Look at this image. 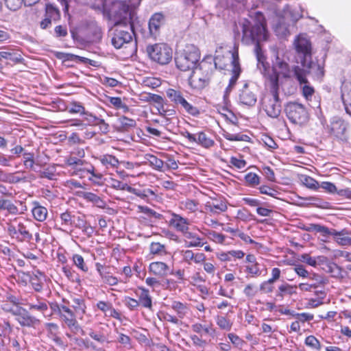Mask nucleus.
Listing matches in <instances>:
<instances>
[{
	"instance_id": "nucleus-48",
	"label": "nucleus",
	"mask_w": 351,
	"mask_h": 351,
	"mask_svg": "<svg viewBox=\"0 0 351 351\" xmlns=\"http://www.w3.org/2000/svg\"><path fill=\"white\" fill-rule=\"evenodd\" d=\"M60 12L52 5H46V13L45 16L48 17L52 21H58L60 18Z\"/></svg>"
},
{
	"instance_id": "nucleus-52",
	"label": "nucleus",
	"mask_w": 351,
	"mask_h": 351,
	"mask_svg": "<svg viewBox=\"0 0 351 351\" xmlns=\"http://www.w3.org/2000/svg\"><path fill=\"white\" fill-rule=\"evenodd\" d=\"M86 171L91 175V176L88 178L90 181L94 184H100L101 180L103 177L101 173H95V168L93 166H90V168L86 169Z\"/></svg>"
},
{
	"instance_id": "nucleus-4",
	"label": "nucleus",
	"mask_w": 351,
	"mask_h": 351,
	"mask_svg": "<svg viewBox=\"0 0 351 351\" xmlns=\"http://www.w3.org/2000/svg\"><path fill=\"white\" fill-rule=\"evenodd\" d=\"M263 108L267 114L271 118H277L281 112V104L278 93V77L273 82L271 92L262 99Z\"/></svg>"
},
{
	"instance_id": "nucleus-37",
	"label": "nucleus",
	"mask_w": 351,
	"mask_h": 351,
	"mask_svg": "<svg viewBox=\"0 0 351 351\" xmlns=\"http://www.w3.org/2000/svg\"><path fill=\"white\" fill-rule=\"evenodd\" d=\"M295 287H293L287 283L282 284L279 286L276 292V298H282L285 295H291L295 291H294Z\"/></svg>"
},
{
	"instance_id": "nucleus-38",
	"label": "nucleus",
	"mask_w": 351,
	"mask_h": 351,
	"mask_svg": "<svg viewBox=\"0 0 351 351\" xmlns=\"http://www.w3.org/2000/svg\"><path fill=\"white\" fill-rule=\"evenodd\" d=\"M304 343L313 351H320L322 345L319 341L313 335H309L306 337Z\"/></svg>"
},
{
	"instance_id": "nucleus-58",
	"label": "nucleus",
	"mask_w": 351,
	"mask_h": 351,
	"mask_svg": "<svg viewBox=\"0 0 351 351\" xmlns=\"http://www.w3.org/2000/svg\"><path fill=\"white\" fill-rule=\"evenodd\" d=\"M245 0H219L221 7L226 8H234L237 7V3L244 5Z\"/></svg>"
},
{
	"instance_id": "nucleus-2",
	"label": "nucleus",
	"mask_w": 351,
	"mask_h": 351,
	"mask_svg": "<svg viewBox=\"0 0 351 351\" xmlns=\"http://www.w3.org/2000/svg\"><path fill=\"white\" fill-rule=\"evenodd\" d=\"M302 16L300 8H292L289 5L286 6L274 24V28L277 36L283 38L289 35L291 28L294 27L295 23Z\"/></svg>"
},
{
	"instance_id": "nucleus-12",
	"label": "nucleus",
	"mask_w": 351,
	"mask_h": 351,
	"mask_svg": "<svg viewBox=\"0 0 351 351\" xmlns=\"http://www.w3.org/2000/svg\"><path fill=\"white\" fill-rule=\"evenodd\" d=\"M7 311L16 316V320L21 326L34 327L38 322V319L32 316L27 311L21 307L14 306L12 308L7 309Z\"/></svg>"
},
{
	"instance_id": "nucleus-13",
	"label": "nucleus",
	"mask_w": 351,
	"mask_h": 351,
	"mask_svg": "<svg viewBox=\"0 0 351 351\" xmlns=\"http://www.w3.org/2000/svg\"><path fill=\"white\" fill-rule=\"evenodd\" d=\"M300 69H304L306 71V75L311 74L315 79H320L324 75V63L318 60H312L311 58L301 60Z\"/></svg>"
},
{
	"instance_id": "nucleus-24",
	"label": "nucleus",
	"mask_w": 351,
	"mask_h": 351,
	"mask_svg": "<svg viewBox=\"0 0 351 351\" xmlns=\"http://www.w3.org/2000/svg\"><path fill=\"white\" fill-rule=\"evenodd\" d=\"M183 235L187 247H201L204 245L202 239L195 232H189L188 230Z\"/></svg>"
},
{
	"instance_id": "nucleus-26",
	"label": "nucleus",
	"mask_w": 351,
	"mask_h": 351,
	"mask_svg": "<svg viewBox=\"0 0 351 351\" xmlns=\"http://www.w3.org/2000/svg\"><path fill=\"white\" fill-rule=\"evenodd\" d=\"M32 204V213L34 218L38 221H44L47 216V209L36 202H34Z\"/></svg>"
},
{
	"instance_id": "nucleus-41",
	"label": "nucleus",
	"mask_w": 351,
	"mask_h": 351,
	"mask_svg": "<svg viewBox=\"0 0 351 351\" xmlns=\"http://www.w3.org/2000/svg\"><path fill=\"white\" fill-rule=\"evenodd\" d=\"M0 58L9 60L13 62H19L21 60V56L19 53L14 51H0Z\"/></svg>"
},
{
	"instance_id": "nucleus-8",
	"label": "nucleus",
	"mask_w": 351,
	"mask_h": 351,
	"mask_svg": "<svg viewBox=\"0 0 351 351\" xmlns=\"http://www.w3.org/2000/svg\"><path fill=\"white\" fill-rule=\"evenodd\" d=\"M60 318L68 326L71 332L78 334L80 332H83V330L78 324L76 316L73 311L65 305L56 306Z\"/></svg>"
},
{
	"instance_id": "nucleus-34",
	"label": "nucleus",
	"mask_w": 351,
	"mask_h": 351,
	"mask_svg": "<svg viewBox=\"0 0 351 351\" xmlns=\"http://www.w3.org/2000/svg\"><path fill=\"white\" fill-rule=\"evenodd\" d=\"M72 307L74 308L76 315H79L80 319H82V315L86 312V306L85 301L82 298H76L73 300Z\"/></svg>"
},
{
	"instance_id": "nucleus-17",
	"label": "nucleus",
	"mask_w": 351,
	"mask_h": 351,
	"mask_svg": "<svg viewBox=\"0 0 351 351\" xmlns=\"http://www.w3.org/2000/svg\"><path fill=\"white\" fill-rule=\"evenodd\" d=\"M164 24V16L161 13H155L149 20L148 27L150 36L156 38L160 32V27Z\"/></svg>"
},
{
	"instance_id": "nucleus-3",
	"label": "nucleus",
	"mask_w": 351,
	"mask_h": 351,
	"mask_svg": "<svg viewBox=\"0 0 351 351\" xmlns=\"http://www.w3.org/2000/svg\"><path fill=\"white\" fill-rule=\"evenodd\" d=\"M200 58L198 49L193 45H189L176 53L175 62L178 69L182 71L194 69Z\"/></svg>"
},
{
	"instance_id": "nucleus-54",
	"label": "nucleus",
	"mask_w": 351,
	"mask_h": 351,
	"mask_svg": "<svg viewBox=\"0 0 351 351\" xmlns=\"http://www.w3.org/2000/svg\"><path fill=\"white\" fill-rule=\"evenodd\" d=\"M119 121L121 127L124 130H128L129 128H134L136 124L135 120H134L132 119L128 118L124 116L119 118Z\"/></svg>"
},
{
	"instance_id": "nucleus-22",
	"label": "nucleus",
	"mask_w": 351,
	"mask_h": 351,
	"mask_svg": "<svg viewBox=\"0 0 351 351\" xmlns=\"http://www.w3.org/2000/svg\"><path fill=\"white\" fill-rule=\"evenodd\" d=\"M108 328V324H104V326H101L99 331H95L93 330H90L89 331L88 335L90 338L94 339L95 341L99 342L101 344L107 343H109L110 341L108 338V335L107 333V328Z\"/></svg>"
},
{
	"instance_id": "nucleus-49",
	"label": "nucleus",
	"mask_w": 351,
	"mask_h": 351,
	"mask_svg": "<svg viewBox=\"0 0 351 351\" xmlns=\"http://www.w3.org/2000/svg\"><path fill=\"white\" fill-rule=\"evenodd\" d=\"M150 253L154 255H163L166 254L165 246L158 242H153L149 246Z\"/></svg>"
},
{
	"instance_id": "nucleus-16",
	"label": "nucleus",
	"mask_w": 351,
	"mask_h": 351,
	"mask_svg": "<svg viewBox=\"0 0 351 351\" xmlns=\"http://www.w3.org/2000/svg\"><path fill=\"white\" fill-rule=\"evenodd\" d=\"M295 47L297 53L300 55L301 60L311 58V47L309 40L304 36H299L295 40Z\"/></svg>"
},
{
	"instance_id": "nucleus-36",
	"label": "nucleus",
	"mask_w": 351,
	"mask_h": 351,
	"mask_svg": "<svg viewBox=\"0 0 351 351\" xmlns=\"http://www.w3.org/2000/svg\"><path fill=\"white\" fill-rule=\"evenodd\" d=\"M223 136L230 141H249L250 137L247 135L243 134H232L227 131H223Z\"/></svg>"
},
{
	"instance_id": "nucleus-46",
	"label": "nucleus",
	"mask_w": 351,
	"mask_h": 351,
	"mask_svg": "<svg viewBox=\"0 0 351 351\" xmlns=\"http://www.w3.org/2000/svg\"><path fill=\"white\" fill-rule=\"evenodd\" d=\"M129 193H133L143 199L147 198L150 195H154L153 191L149 189L141 190L138 189L133 188L132 186H130Z\"/></svg>"
},
{
	"instance_id": "nucleus-50",
	"label": "nucleus",
	"mask_w": 351,
	"mask_h": 351,
	"mask_svg": "<svg viewBox=\"0 0 351 351\" xmlns=\"http://www.w3.org/2000/svg\"><path fill=\"white\" fill-rule=\"evenodd\" d=\"M207 237L210 241L216 243H223L226 239L223 234L213 230L208 232Z\"/></svg>"
},
{
	"instance_id": "nucleus-61",
	"label": "nucleus",
	"mask_w": 351,
	"mask_h": 351,
	"mask_svg": "<svg viewBox=\"0 0 351 351\" xmlns=\"http://www.w3.org/2000/svg\"><path fill=\"white\" fill-rule=\"evenodd\" d=\"M246 271L252 276H259L261 274V271L258 263L246 266Z\"/></svg>"
},
{
	"instance_id": "nucleus-6",
	"label": "nucleus",
	"mask_w": 351,
	"mask_h": 351,
	"mask_svg": "<svg viewBox=\"0 0 351 351\" xmlns=\"http://www.w3.org/2000/svg\"><path fill=\"white\" fill-rule=\"evenodd\" d=\"M147 51L152 60L160 64H168L172 59V49L166 44L147 46Z\"/></svg>"
},
{
	"instance_id": "nucleus-20",
	"label": "nucleus",
	"mask_w": 351,
	"mask_h": 351,
	"mask_svg": "<svg viewBox=\"0 0 351 351\" xmlns=\"http://www.w3.org/2000/svg\"><path fill=\"white\" fill-rule=\"evenodd\" d=\"M149 269L151 273L158 277H165L170 271V267L163 262H153L149 264Z\"/></svg>"
},
{
	"instance_id": "nucleus-53",
	"label": "nucleus",
	"mask_w": 351,
	"mask_h": 351,
	"mask_svg": "<svg viewBox=\"0 0 351 351\" xmlns=\"http://www.w3.org/2000/svg\"><path fill=\"white\" fill-rule=\"evenodd\" d=\"M66 163L70 166L76 165V175H80V172L85 170L81 167H78L79 166H82L84 161L77 158L71 157L67 160Z\"/></svg>"
},
{
	"instance_id": "nucleus-30",
	"label": "nucleus",
	"mask_w": 351,
	"mask_h": 351,
	"mask_svg": "<svg viewBox=\"0 0 351 351\" xmlns=\"http://www.w3.org/2000/svg\"><path fill=\"white\" fill-rule=\"evenodd\" d=\"M195 141L194 143H197L202 147L208 149L215 145V141L207 136L205 132H199L196 133Z\"/></svg>"
},
{
	"instance_id": "nucleus-45",
	"label": "nucleus",
	"mask_w": 351,
	"mask_h": 351,
	"mask_svg": "<svg viewBox=\"0 0 351 351\" xmlns=\"http://www.w3.org/2000/svg\"><path fill=\"white\" fill-rule=\"evenodd\" d=\"M68 112L71 114H80L84 115L86 113V110L82 104L77 101H73L67 107Z\"/></svg>"
},
{
	"instance_id": "nucleus-33",
	"label": "nucleus",
	"mask_w": 351,
	"mask_h": 351,
	"mask_svg": "<svg viewBox=\"0 0 351 351\" xmlns=\"http://www.w3.org/2000/svg\"><path fill=\"white\" fill-rule=\"evenodd\" d=\"M82 197L88 202L93 203L96 206L100 208H105L106 202L98 195L90 192H84Z\"/></svg>"
},
{
	"instance_id": "nucleus-47",
	"label": "nucleus",
	"mask_w": 351,
	"mask_h": 351,
	"mask_svg": "<svg viewBox=\"0 0 351 351\" xmlns=\"http://www.w3.org/2000/svg\"><path fill=\"white\" fill-rule=\"evenodd\" d=\"M301 181L302 184L306 186L307 188L313 190H317L319 187V182L315 180L314 178L308 176H302Z\"/></svg>"
},
{
	"instance_id": "nucleus-15",
	"label": "nucleus",
	"mask_w": 351,
	"mask_h": 351,
	"mask_svg": "<svg viewBox=\"0 0 351 351\" xmlns=\"http://www.w3.org/2000/svg\"><path fill=\"white\" fill-rule=\"evenodd\" d=\"M18 275L22 279V281L25 283L28 280L34 291L37 292L42 291L43 282L40 277H44V275L40 271H37L36 274L33 273L32 274L21 271L18 273Z\"/></svg>"
},
{
	"instance_id": "nucleus-31",
	"label": "nucleus",
	"mask_w": 351,
	"mask_h": 351,
	"mask_svg": "<svg viewBox=\"0 0 351 351\" xmlns=\"http://www.w3.org/2000/svg\"><path fill=\"white\" fill-rule=\"evenodd\" d=\"M192 330L197 334L202 335V333L213 336L215 330L213 328L212 324L209 325H203L200 323H195L191 325Z\"/></svg>"
},
{
	"instance_id": "nucleus-27",
	"label": "nucleus",
	"mask_w": 351,
	"mask_h": 351,
	"mask_svg": "<svg viewBox=\"0 0 351 351\" xmlns=\"http://www.w3.org/2000/svg\"><path fill=\"white\" fill-rule=\"evenodd\" d=\"M170 307L176 312L180 319H183L189 313L187 304L180 301H172Z\"/></svg>"
},
{
	"instance_id": "nucleus-25",
	"label": "nucleus",
	"mask_w": 351,
	"mask_h": 351,
	"mask_svg": "<svg viewBox=\"0 0 351 351\" xmlns=\"http://www.w3.org/2000/svg\"><path fill=\"white\" fill-rule=\"evenodd\" d=\"M228 207L226 204L223 201H217L216 202H207L205 205V209L207 213L217 215L225 212Z\"/></svg>"
},
{
	"instance_id": "nucleus-40",
	"label": "nucleus",
	"mask_w": 351,
	"mask_h": 351,
	"mask_svg": "<svg viewBox=\"0 0 351 351\" xmlns=\"http://www.w3.org/2000/svg\"><path fill=\"white\" fill-rule=\"evenodd\" d=\"M27 305L31 311H36L45 313L48 310L47 304L45 302L38 300L37 302H28Z\"/></svg>"
},
{
	"instance_id": "nucleus-1",
	"label": "nucleus",
	"mask_w": 351,
	"mask_h": 351,
	"mask_svg": "<svg viewBox=\"0 0 351 351\" xmlns=\"http://www.w3.org/2000/svg\"><path fill=\"white\" fill-rule=\"evenodd\" d=\"M234 32L236 38L241 36V41L245 45L255 44L254 52L258 66L261 65L265 69V56L259 43L266 40L268 32L266 28L265 19L263 14L256 12L250 19L243 18L234 24Z\"/></svg>"
},
{
	"instance_id": "nucleus-59",
	"label": "nucleus",
	"mask_w": 351,
	"mask_h": 351,
	"mask_svg": "<svg viewBox=\"0 0 351 351\" xmlns=\"http://www.w3.org/2000/svg\"><path fill=\"white\" fill-rule=\"evenodd\" d=\"M75 265L83 271H88V267L84 263V258L81 255L75 254L73 257Z\"/></svg>"
},
{
	"instance_id": "nucleus-42",
	"label": "nucleus",
	"mask_w": 351,
	"mask_h": 351,
	"mask_svg": "<svg viewBox=\"0 0 351 351\" xmlns=\"http://www.w3.org/2000/svg\"><path fill=\"white\" fill-rule=\"evenodd\" d=\"M147 160L149 165L154 169L161 171L164 166V162L154 155H148Z\"/></svg>"
},
{
	"instance_id": "nucleus-63",
	"label": "nucleus",
	"mask_w": 351,
	"mask_h": 351,
	"mask_svg": "<svg viewBox=\"0 0 351 351\" xmlns=\"http://www.w3.org/2000/svg\"><path fill=\"white\" fill-rule=\"evenodd\" d=\"M261 141L269 149H275L278 147L274 139L267 135H263Z\"/></svg>"
},
{
	"instance_id": "nucleus-7",
	"label": "nucleus",
	"mask_w": 351,
	"mask_h": 351,
	"mask_svg": "<svg viewBox=\"0 0 351 351\" xmlns=\"http://www.w3.org/2000/svg\"><path fill=\"white\" fill-rule=\"evenodd\" d=\"M289 120L295 124L303 125L308 120V113L305 106L298 102H289L285 107Z\"/></svg>"
},
{
	"instance_id": "nucleus-29",
	"label": "nucleus",
	"mask_w": 351,
	"mask_h": 351,
	"mask_svg": "<svg viewBox=\"0 0 351 351\" xmlns=\"http://www.w3.org/2000/svg\"><path fill=\"white\" fill-rule=\"evenodd\" d=\"M0 210H7L10 215H16L22 213L19 211L18 207L13 202L7 199H0Z\"/></svg>"
},
{
	"instance_id": "nucleus-9",
	"label": "nucleus",
	"mask_w": 351,
	"mask_h": 351,
	"mask_svg": "<svg viewBox=\"0 0 351 351\" xmlns=\"http://www.w3.org/2000/svg\"><path fill=\"white\" fill-rule=\"evenodd\" d=\"M134 34V27H132L131 25L117 28L112 37V44L116 49L123 47L132 41Z\"/></svg>"
},
{
	"instance_id": "nucleus-5",
	"label": "nucleus",
	"mask_w": 351,
	"mask_h": 351,
	"mask_svg": "<svg viewBox=\"0 0 351 351\" xmlns=\"http://www.w3.org/2000/svg\"><path fill=\"white\" fill-rule=\"evenodd\" d=\"M289 57L288 52L283 50H278L276 52V58L273 62V69L278 75H282L285 78H295V70L300 66H294L291 69L289 67Z\"/></svg>"
},
{
	"instance_id": "nucleus-10",
	"label": "nucleus",
	"mask_w": 351,
	"mask_h": 351,
	"mask_svg": "<svg viewBox=\"0 0 351 351\" xmlns=\"http://www.w3.org/2000/svg\"><path fill=\"white\" fill-rule=\"evenodd\" d=\"M189 78V83L191 88L197 90L204 88L210 81V73L208 71H203V67H195L192 70Z\"/></svg>"
},
{
	"instance_id": "nucleus-18",
	"label": "nucleus",
	"mask_w": 351,
	"mask_h": 351,
	"mask_svg": "<svg viewBox=\"0 0 351 351\" xmlns=\"http://www.w3.org/2000/svg\"><path fill=\"white\" fill-rule=\"evenodd\" d=\"M190 223L188 219L182 217L181 215L176 213L171 215L169 220V225L176 231L182 233V234L189 230Z\"/></svg>"
},
{
	"instance_id": "nucleus-11",
	"label": "nucleus",
	"mask_w": 351,
	"mask_h": 351,
	"mask_svg": "<svg viewBox=\"0 0 351 351\" xmlns=\"http://www.w3.org/2000/svg\"><path fill=\"white\" fill-rule=\"evenodd\" d=\"M295 79L300 84L303 97L311 101L315 93L314 88L309 83L306 77V71L304 69L296 68L295 70Z\"/></svg>"
},
{
	"instance_id": "nucleus-62",
	"label": "nucleus",
	"mask_w": 351,
	"mask_h": 351,
	"mask_svg": "<svg viewBox=\"0 0 351 351\" xmlns=\"http://www.w3.org/2000/svg\"><path fill=\"white\" fill-rule=\"evenodd\" d=\"M56 176V169L54 167L46 168L40 172L41 178H47L49 180H53Z\"/></svg>"
},
{
	"instance_id": "nucleus-21",
	"label": "nucleus",
	"mask_w": 351,
	"mask_h": 351,
	"mask_svg": "<svg viewBox=\"0 0 351 351\" xmlns=\"http://www.w3.org/2000/svg\"><path fill=\"white\" fill-rule=\"evenodd\" d=\"M232 75L229 81V87H232L236 84L241 73V69L239 62V53L237 51H234L232 53Z\"/></svg>"
},
{
	"instance_id": "nucleus-43",
	"label": "nucleus",
	"mask_w": 351,
	"mask_h": 351,
	"mask_svg": "<svg viewBox=\"0 0 351 351\" xmlns=\"http://www.w3.org/2000/svg\"><path fill=\"white\" fill-rule=\"evenodd\" d=\"M181 208L191 213H194L198 209V202L196 200L187 199L180 202Z\"/></svg>"
},
{
	"instance_id": "nucleus-51",
	"label": "nucleus",
	"mask_w": 351,
	"mask_h": 351,
	"mask_svg": "<svg viewBox=\"0 0 351 351\" xmlns=\"http://www.w3.org/2000/svg\"><path fill=\"white\" fill-rule=\"evenodd\" d=\"M245 180L250 186H255L260 183V177L254 173L250 172L245 176Z\"/></svg>"
},
{
	"instance_id": "nucleus-64",
	"label": "nucleus",
	"mask_w": 351,
	"mask_h": 351,
	"mask_svg": "<svg viewBox=\"0 0 351 351\" xmlns=\"http://www.w3.org/2000/svg\"><path fill=\"white\" fill-rule=\"evenodd\" d=\"M143 99V100L158 104L159 105H162L163 102V99L161 96L156 94L149 93L147 94Z\"/></svg>"
},
{
	"instance_id": "nucleus-56",
	"label": "nucleus",
	"mask_w": 351,
	"mask_h": 351,
	"mask_svg": "<svg viewBox=\"0 0 351 351\" xmlns=\"http://www.w3.org/2000/svg\"><path fill=\"white\" fill-rule=\"evenodd\" d=\"M110 186L116 190L127 191L128 192H129L130 189V186L127 183L122 182L116 179L111 180Z\"/></svg>"
},
{
	"instance_id": "nucleus-14",
	"label": "nucleus",
	"mask_w": 351,
	"mask_h": 351,
	"mask_svg": "<svg viewBox=\"0 0 351 351\" xmlns=\"http://www.w3.org/2000/svg\"><path fill=\"white\" fill-rule=\"evenodd\" d=\"M238 99L239 104L246 106H253L257 101V95L254 88L245 83L239 91Z\"/></svg>"
},
{
	"instance_id": "nucleus-60",
	"label": "nucleus",
	"mask_w": 351,
	"mask_h": 351,
	"mask_svg": "<svg viewBox=\"0 0 351 351\" xmlns=\"http://www.w3.org/2000/svg\"><path fill=\"white\" fill-rule=\"evenodd\" d=\"M23 164L26 168L32 169L34 165V154L30 152H23Z\"/></svg>"
},
{
	"instance_id": "nucleus-23",
	"label": "nucleus",
	"mask_w": 351,
	"mask_h": 351,
	"mask_svg": "<svg viewBox=\"0 0 351 351\" xmlns=\"http://www.w3.org/2000/svg\"><path fill=\"white\" fill-rule=\"evenodd\" d=\"M139 290L140 293H138L139 306L152 310V298L150 295L149 291L144 287H139Z\"/></svg>"
},
{
	"instance_id": "nucleus-28",
	"label": "nucleus",
	"mask_w": 351,
	"mask_h": 351,
	"mask_svg": "<svg viewBox=\"0 0 351 351\" xmlns=\"http://www.w3.org/2000/svg\"><path fill=\"white\" fill-rule=\"evenodd\" d=\"M346 131V127L341 119L333 120L330 126V132L332 135L341 138Z\"/></svg>"
},
{
	"instance_id": "nucleus-35",
	"label": "nucleus",
	"mask_w": 351,
	"mask_h": 351,
	"mask_svg": "<svg viewBox=\"0 0 351 351\" xmlns=\"http://www.w3.org/2000/svg\"><path fill=\"white\" fill-rule=\"evenodd\" d=\"M98 159L106 168H116L119 164V160L115 156L110 154L102 155Z\"/></svg>"
},
{
	"instance_id": "nucleus-39",
	"label": "nucleus",
	"mask_w": 351,
	"mask_h": 351,
	"mask_svg": "<svg viewBox=\"0 0 351 351\" xmlns=\"http://www.w3.org/2000/svg\"><path fill=\"white\" fill-rule=\"evenodd\" d=\"M166 93L171 101L173 102L177 106H178V103L184 97L181 91L173 88H169L166 91Z\"/></svg>"
},
{
	"instance_id": "nucleus-19",
	"label": "nucleus",
	"mask_w": 351,
	"mask_h": 351,
	"mask_svg": "<svg viewBox=\"0 0 351 351\" xmlns=\"http://www.w3.org/2000/svg\"><path fill=\"white\" fill-rule=\"evenodd\" d=\"M341 99L348 114H351V82L344 81L341 87Z\"/></svg>"
},
{
	"instance_id": "nucleus-32",
	"label": "nucleus",
	"mask_w": 351,
	"mask_h": 351,
	"mask_svg": "<svg viewBox=\"0 0 351 351\" xmlns=\"http://www.w3.org/2000/svg\"><path fill=\"white\" fill-rule=\"evenodd\" d=\"M17 241L19 242H29L32 239V234L27 230L23 223H19L17 225Z\"/></svg>"
},
{
	"instance_id": "nucleus-55",
	"label": "nucleus",
	"mask_w": 351,
	"mask_h": 351,
	"mask_svg": "<svg viewBox=\"0 0 351 351\" xmlns=\"http://www.w3.org/2000/svg\"><path fill=\"white\" fill-rule=\"evenodd\" d=\"M309 279L312 281V284H314L315 289L319 287L320 285H324L327 284L328 280L322 276L313 274L309 276Z\"/></svg>"
},
{
	"instance_id": "nucleus-57",
	"label": "nucleus",
	"mask_w": 351,
	"mask_h": 351,
	"mask_svg": "<svg viewBox=\"0 0 351 351\" xmlns=\"http://www.w3.org/2000/svg\"><path fill=\"white\" fill-rule=\"evenodd\" d=\"M292 317H295L299 322L304 323L305 322H309L313 319L314 316L313 314L308 313H292Z\"/></svg>"
},
{
	"instance_id": "nucleus-44",
	"label": "nucleus",
	"mask_w": 351,
	"mask_h": 351,
	"mask_svg": "<svg viewBox=\"0 0 351 351\" xmlns=\"http://www.w3.org/2000/svg\"><path fill=\"white\" fill-rule=\"evenodd\" d=\"M217 325L221 329L229 331L232 328L231 322L223 316H217L215 318Z\"/></svg>"
}]
</instances>
